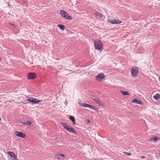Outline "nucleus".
<instances>
[{
    "instance_id": "obj_1",
    "label": "nucleus",
    "mask_w": 160,
    "mask_h": 160,
    "mask_svg": "<svg viewBox=\"0 0 160 160\" xmlns=\"http://www.w3.org/2000/svg\"><path fill=\"white\" fill-rule=\"evenodd\" d=\"M61 125L63 127L64 129L66 130L69 132L74 133L76 135L78 134V133L73 128L69 127L68 125L65 123L62 122L61 123Z\"/></svg>"
},
{
    "instance_id": "obj_2",
    "label": "nucleus",
    "mask_w": 160,
    "mask_h": 160,
    "mask_svg": "<svg viewBox=\"0 0 160 160\" xmlns=\"http://www.w3.org/2000/svg\"><path fill=\"white\" fill-rule=\"evenodd\" d=\"M94 47L96 49L101 51L103 49V45L102 42L99 40L94 41Z\"/></svg>"
},
{
    "instance_id": "obj_3",
    "label": "nucleus",
    "mask_w": 160,
    "mask_h": 160,
    "mask_svg": "<svg viewBox=\"0 0 160 160\" xmlns=\"http://www.w3.org/2000/svg\"><path fill=\"white\" fill-rule=\"evenodd\" d=\"M60 13L62 17L65 18L66 19L69 20L72 19V17L64 11L60 10Z\"/></svg>"
},
{
    "instance_id": "obj_4",
    "label": "nucleus",
    "mask_w": 160,
    "mask_h": 160,
    "mask_svg": "<svg viewBox=\"0 0 160 160\" xmlns=\"http://www.w3.org/2000/svg\"><path fill=\"white\" fill-rule=\"evenodd\" d=\"M131 72L132 77H137L139 73L138 68L137 67H134L131 68Z\"/></svg>"
},
{
    "instance_id": "obj_5",
    "label": "nucleus",
    "mask_w": 160,
    "mask_h": 160,
    "mask_svg": "<svg viewBox=\"0 0 160 160\" xmlns=\"http://www.w3.org/2000/svg\"><path fill=\"white\" fill-rule=\"evenodd\" d=\"M27 101L31 102L32 104L39 103L41 101L38 100L37 98L30 97L27 99Z\"/></svg>"
},
{
    "instance_id": "obj_6",
    "label": "nucleus",
    "mask_w": 160,
    "mask_h": 160,
    "mask_svg": "<svg viewBox=\"0 0 160 160\" xmlns=\"http://www.w3.org/2000/svg\"><path fill=\"white\" fill-rule=\"evenodd\" d=\"M95 77L97 81H100L104 79L105 76L103 73H101L98 74Z\"/></svg>"
},
{
    "instance_id": "obj_7",
    "label": "nucleus",
    "mask_w": 160,
    "mask_h": 160,
    "mask_svg": "<svg viewBox=\"0 0 160 160\" xmlns=\"http://www.w3.org/2000/svg\"><path fill=\"white\" fill-rule=\"evenodd\" d=\"M15 134L17 136L22 138H25V134L21 132L16 131H15Z\"/></svg>"
},
{
    "instance_id": "obj_8",
    "label": "nucleus",
    "mask_w": 160,
    "mask_h": 160,
    "mask_svg": "<svg viewBox=\"0 0 160 160\" xmlns=\"http://www.w3.org/2000/svg\"><path fill=\"white\" fill-rule=\"evenodd\" d=\"M8 153L13 160H18L17 158V156L13 152L9 151L8 152Z\"/></svg>"
},
{
    "instance_id": "obj_9",
    "label": "nucleus",
    "mask_w": 160,
    "mask_h": 160,
    "mask_svg": "<svg viewBox=\"0 0 160 160\" xmlns=\"http://www.w3.org/2000/svg\"><path fill=\"white\" fill-rule=\"evenodd\" d=\"M28 78L29 79H33L36 77V75L35 73L34 72H30L27 74Z\"/></svg>"
},
{
    "instance_id": "obj_10",
    "label": "nucleus",
    "mask_w": 160,
    "mask_h": 160,
    "mask_svg": "<svg viewBox=\"0 0 160 160\" xmlns=\"http://www.w3.org/2000/svg\"><path fill=\"white\" fill-rule=\"evenodd\" d=\"M158 140H160V138L158 136H155L151 138L150 139L148 140V142L153 141L155 143H156Z\"/></svg>"
},
{
    "instance_id": "obj_11",
    "label": "nucleus",
    "mask_w": 160,
    "mask_h": 160,
    "mask_svg": "<svg viewBox=\"0 0 160 160\" xmlns=\"http://www.w3.org/2000/svg\"><path fill=\"white\" fill-rule=\"evenodd\" d=\"M94 102L96 103L99 104V106H103L104 105L103 103L100 100L98 99L97 98H94Z\"/></svg>"
},
{
    "instance_id": "obj_12",
    "label": "nucleus",
    "mask_w": 160,
    "mask_h": 160,
    "mask_svg": "<svg viewBox=\"0 0 160 160\" xmlns=\"http://www.w3.org/2000/svg\"><path fill=\"white\" fill-rule=\"evenodd\" d=\"M132 102L133 103H136L137 104H140V105H142V102L140 100H138L137 99V98H135L132 100Z\"/></svg>"
},
{
    "instance_id": "obj_13",
    "label": "nucleus",
    "mask_w": 160,
    "mask_h": 160,
    "mask_svg": "<svg viewBox=\"0 0 160 160\" xmlns=\"http://www.w3.org/2000/svg\"><path fill=\"white\" fill-rule=\"evenodd\" d=\"M94 14L96 16L97 18H101L103 17V15L101 13H100L98 12H94Z\"/></svg>"
},
{
    "instance_id": "obj_14",
    "label": "nucleus",
    "mask_w": 160,
    "mask_h": 160,
    "mask_svg": "<svg viewBox=\"0 0 160 160\" xmlns=\"http://www.w3.org/2000/svg\"><path fill=\"white\" fill-rule=\"evenodd\" d=\"M69 119L71 120L74 125L76 124V122L75 121V119L74 117L72 116H70L68 117Z\"/></svg>"
},
{
    "instance_id": "obj_15",
    "label": "nucleus",
    "mask_w": 160,
    "mask_h": 160,
    "mask_svg": "<svg viewBox=\"0 0 160 160\" xmlns=\"http://www.w3.org/2000/svg\"><path fill=\"white\" fill-rule=\"evenodd\" d=\"M58 27L62 30L63 31L65 29V27L64 25L62 24L58 25Z\"/></svg>"
},
{
    "instance_id": "obj_16",
    "label": "nucleus",
    "mask_w": 160,
    "mask_h": 160,
    "mask_svg": "<svg viewBox=\"0 0 160 160\" xmlns=\"http://www.w3.org/2000/svg\"><path fill=\"white\" fill-rule=\"evenodd\" d=\"M160 96V95L159 94H156L153 96V98L155 100H158Z\"/></svg>"
},
{
    "instance_id": "obj_17",
    "label": "nucleus",
    "mask_w": 160,
    "mask_h": 160,
    "mask_svg": "<svg viewBox=\"0 0 160 160\" xmlns=\"http://www.w3.org/2000/svg\"><path fill=\"white\" fill-rule=\"evenodd\" d=\"M114 24H119L120 23L122 22L121 20H118V19H115L114 20Z\"/></svg>"
},
{
    "instance_id": "obj_18",
    "label": "nucleus",
    "mask_w": 160,
    "mask_h": 160,
    "mask_svg": "<svg viewBox=\"0 0 160 160\" xmlns=\"http://www.w3.org/2000/svg\"><path fill=\"white\" fill-rule=\"evenodd\" d=\"M121 92L122 93V94L125 96L126 95H129V94L128 92L126 91H121Z\"/></svg>"
},
{
    "instance_id": "obj_19",
    "label": "nucleus",
    "mask_w": 160,
    "mask_h": 160,
    "mask_svg": "<svg viewBox=\"0 0 160 160\" xmlns=\"http://www.w3.org/2000/svg\"><path fill=\"white\" fill-rule=\"evenodd\" d=\"M88 104H87L86 103H80V105L81 106L84 107H87Z\"/></svg>"
},
{
    "instance_id": "obj_20",
    "label": "nucleus",
    "mask_w": 160,
    "mask_h": 160,
    "mask_svg": "<svg viewBox=\"0 0 160 160\" xmlns=\"http://www.w3.org/2000/svg\"><path fill=\"white\" fill-rule=\"evenodd\" d=\"M114 19H109L108 20V21L110 23H111L112 24H114Z\"/></svg>"
},
{
    "instance_id": "obj_21",
    "label": "nucleus",
    "mask_w": 160,
    "mask_h": 160,
    "mask_svg": "<svg viewBox=\"0 0 160 160\" xmlns=\"http://www.w3.org/2000/svg\"><path fill=\"white\" fill-rule=\"evenodd\" d=\"M26 125H31L32 123V122L31 121H27L26 122Z\"/></svg>"
},
{
    "instance_id": "obj_22",
    "label": "nucleus",
    "mask_w": 160,
    "mask_h": 160,
    "mask_svg": "<svg viewBox=\"0 0 160 160\" xmlns=\"http://www.w3.org/2000/svg\"><path fill=\"white\" fill-rule=\"evenodd\" d=\"M124 153L126 155H128V156H130L131 155L132 153H130L129 152H124Z\"/></svg>"
},
{
    "instance_id": "obj_23",
    "label": "nucleus",
    "mask_w": 160,
    "mask_h": 160,
    "mask_svg": "<svg viewBox=\"0 0 160 160\" xmlns=\"http://www.w3.org/2000/svg\"><path fill=\"white\" fill-rule=\"evenodd\" d=\"M58 156L61 157H65L64 155L63 154L59 153L58 154Z\"/></svg>"
},
{
    "instance_id": "obj_24",
    "label": "nucleus",
    "mask_w": 160,
    "mask_h": 160,
    "mask_svg": "<svg viewBox=\"0 0 160 160\" xmlns=\"http://www.w3.org/2000/svg\"><path fill=\"white\" fill-rule=\"evenodd\" d=\"M10 24L12 26H13L14 28H16V27H17V26L16 25L12 23H10Z\"/></svg>"
},
{
    "instance_id": "obj_25",
    "label": "nucleus",
    "mask_w": 160,
    "mask_h": 160,
    "mask_svg": "<svg viewBox=\"0 0 160 160\" xmlns=\"http://www.w3.org/2000/svg\"><path fill=\"white\" fill-rule=\"evenodd\" d=\"M92 108H91L92 109H93V110H97V108H96V107L94 106H92Z\"/></svg>"
},
{
    "instance_id": "obj_26",
    "label": "nucleus",
    "mask_w": 160,
    "mask_h": 160,
    "mask_svg": "<svg viewBox=\"0 0 160 160\" xmlns=\"http://www.w3.org/2000/svg\"><path fill=\"white\" fill-rule=\"evenodd\" d=\"M92 105H90L89 104H88L87 107H88V108H92Z\"/></svg>"
},
{
    "instance_id": "obj_27",
    "label": "nucleus",
    "mask_w": 160,
    "mask_h": 160,
    "mask_svg": "<svg viewBox=\"0 0 160 160\" xmlns=\"http://www.w3.org/2000/svg\"><path fill=\"white\" fill-rule=\"evenodd\" d=\"M21 123L25 125H26V122H21Z\"/></svg>"
},
{
    "instance_id": "obj_28",
    "label": "nucleus",
    "mask_w": 160,
    "mask_h": 160,
    "mask_svg": "<svg viewBox=\"0 0 160 160\" xmlns=\"http://www.w3.org/2000/svg\"><path fill=\"white\" fill-rule=\"evenodd\" d=\"M141 158L142 159H144L145 158V157L144 156H141Z\"/></svg>"
},
{
    "instance_id": "obj_29",
    "label": "nucleus",
    "mask_w": 160,
    "mask_h": 160,
    "mask_svg": "<svg viewBox=\"0 0 160 160\" xmlns=\"http://www.w3.org/2000/svg\"><path fill=\"white\" fill-rule=\"evenodd\" d=\"M96 98V97H95V96H92V98H92V99H93V100H94V98Z\"/></svg>"
},
{
    "instance_id": "obj_30",
    "label": "nucleus",
    "mask_w": 160,
    "mask_h": 160,
    "mask_svg": "<svg viewBox=\"0 0 160 160\" xmlns=\"http://www.w3.org/2000/svg\"><path fill=\"white\" fill-rule=\"evenodd\" d=\"M87 120L88 121V122H87L88 123H90V121L89 119H87Z\"/></svg>"
},
{
    "instance_id": "obj_31",
    "label": "nucleus",
    "mask_w": 160,
    "mask_h": 160,
    "mask_svg": "<svg viewBox=\"0 0 160 160\" xmlns=\"http://www.w3.org/2000/svg\"><path fill=\"white\" fill-rule=\"evenodd\" d=\"M29 103V102H27L24 103L25 104H27Z\"/></svg>"
},
{
    "instance_id": "obj_32",
    "label": "nucleus",
    "mask_w": 160,
    "mask_h": 160,
    "mask_svg": "<svg viewBox=\"0 0 160 160\" xmlns=\"http://www.w3.org/2000/svg\"><path fill=\"white\" fill-rule=\"evenodd\" d=\"M158 79H159V81L160 82V76L159 77Z\"/></svg>"
},
{
    "instance_id": "obj_33",
    "label": "nucleus",
    "mask_w": 160,
    "mask_h": 160,
    "mask_svg": "<svg viewBox=\"0 0 160 160\" xmlns=\"http://www.w3.org/2000/svg\"><path fill=\"white\" fill-rule=\"evenodd\" d=\"M1 118L0 117V121H1Z\"/></svg>"
},
{
    "instance_id": "obj_34",
    "label": "nucleus",
    "mask_w": 160,
    "mask_h": 160,
    "mask_svg": "<svg viewBox=\"0 0 160 160\" xmlns=\"http://www.w3.org/2000/svg\"><path fill=\"white\" fill-rule=\"evenodd\" d=\"M159 154H160V152Z\"/></svg>"
}]
</instances>
